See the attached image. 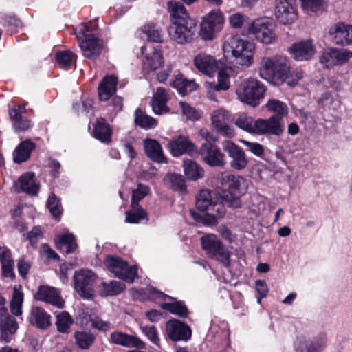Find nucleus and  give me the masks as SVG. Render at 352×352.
Here are the masks:
<instances>
[{
	"instance_id": "nucleus-1",
	"label": "nucleus",
	"mask_w": 352,
	"mask_h": 352,
	"mask_svg": "<svg viewBox=\"0 0 352 352\" xmlns=\"http://www.w3.org/2000/svg\"><path fill=\"white\" fill-rule=\"evenodd\" d=\"M261 76L274 86H280L284 82L289 87L299 85L304 77V72L299 69L290 72L289 60L285 56L264 57L259 69Z\"/></svg>"
},
{
	"instance_id": "nucleus-2",
	"label": "nucleus",
	"mask_w": 352,
	"mask_h": 352,
	"mask_svg": "<svg viewBox=\"0 0 352 352\" xmlns=\"http://www.w3.org/2000/svg\"><path fill=\"white\" fill-rule=\"evenodd\" d=\"M170 12V24L168 28L170 38L179 45L190 43L195 38L197 25L184 6L179 2H168Z\"/></svg>"
},
{
	"instance_id": "nucleus-3",
	"label": "nucleus",
	"mask_w": 352,
	"mask_h": 352,
	"mask_svg": "<svg viewBox=\"0 0 352 352\" xmlns=\"http://www.w3.org/2000/svg\"><path fill=\"white\" fill-rule=\"evenodd\" d=\"M97 28V23L91 21L79 25L74 30L84 56L90 59H96L98 57L103 46L102 41L93 34Z\"/></svg>"
},
{
	"instance_id": "nucleus-4",
	"label": "nucleus",
	"mask_w": 352,
	"mask_h": 352,
	"mask_svg": "<svg viewBox=\"0 0 352 352\" xmlns=\"http://www.w3.org/2000/svg\"><path fill=\"white\" fill-rule=\"evenodd\" d=\"M254 46L252 42L243 38L240 35H231L226 38L223 49L225 53H230L236 63L249 66L252 63Z\"/></svg>"
},
{
	"instance_id": "nucleus-5",
	"label": "nucleus",
	"mask_w": 352,
	"mask_h": 352,
	"mask_svg": "<svg viewBox=\"0 0 352 352\" xmlns=\"http://www.w3.org/2000/svg\"><path fill=\"white\" fill-rule=\"evenodd\" d=\"M225 19L219 9L211 10L203 17L200 25L199 35L204 41L215 38L222 30Z\"/></svg>"
},
{
	"instance_id": "nucleus-6",
	"label": "nucleus",
	"mask_w": 352,
	"mask_h": 352,
	"mask_svg": "<svg viewBox=\"0 0 352 352\" xmlns=\"http://www.w3.org/2000/svg\"><path fill=\"white\" fill-rule=\"evenodd\" d=\"M248 31L263 44H272L276 41L274 24L267 18L254 20L248 26Z\"/></svg>"
},
{
	"instance_id": "nucleus-7",
	"label": "nucleus",
	"mask_w": 352,
	"mask_h": 352,
	"mask_svg": "<svg viewBox=\"0 0 352 352\" xmlns=\"http://www.w3.org/2000/svg\"><path fill=\"white\" fill-rule=\"evenodd\" d=\"M104 265L116 277L123 279L130 283L137 277V268L129 266L128 263L117 256H107Z\"/></svg>"
},
{
	"instance_id": "nucleus-8",
	"label": "nucleus",
	"mask_w": 352,
	"mask_h": 352,
	"mask_svg": "<svg viewBox=\"0 0 352 352\" xmlns=\"http://www.w3.org/2000/svg\"><path fill=\"white\" fill-rule=\"evenodd\" d=\"M196 206L201 211H215L219 217H223L226 213L225 206L219 203L217 193L208 189H203L198 192Z\"/></svg>"
},
{
	"instance_id": "nucleus-9",
	"label": "nucleus",
	"mask_w": 352,
	"mask_h": 352,
	"mask_svg": "<svg viewBox=\"0 0 352 352\" xmlns=\"http://www.w3.org/2000/svg\"><path fill=\"white\" fill-rule=\"evenodd\" d=\"M96 279V274L91 270H81L76 272L74 276V288L80 296L90 298L94 296V287Z\"/></svg>"
},
{
	"instance_id": "nucleus-10",
	"label": "nucleus",
	"mask_w": 352,
	"mask_h": 352,
	"mask_svg": "<svg viewBox=\"0 0 352 352\" xmlns=\"http://www.w3.org/2000/svg\"><path fill=\"white\" fill-rule=\"evenodd\" d=\"M327 338L321 333L313 338L298 336L294 342L296 352H322L325 345Z\"/></svg>"
},
{
	"instance_id": "nucleus-11",
	"label": "nucleus",
	"mask_w": 352,
	"mask_h": 352,
	"mask_svg": "<svg viewBox=\"0 0 352 352\" xmlns=\"http://www.w3.org/2000/svg\"><path fill=\"white\" fill-rule=\"evenodd\" d=\"M223 149L231 158L230 166L236 170H241L246 168L248 160L244 151L230 140H225L222 142Z\"/></svg>"
},
{
	"instance_id": "nucleus-12",
	"label": "nucleus",
	"mask_w": 352,
	"mask_h": 352,
	"mask_svg": "<svg viewBox=\"0 0 352 352\" xmlns=\"http://www.w3.org/2000/svg\"><path fill=\"white\" fill-rule=\"evenodd\" d=\"M141 52L143 55L142 69L144 72L148 73L155 71L164 65L163 54L160 49L142 46Z\"/></svg>"
},
{
	"instance_id": "nucleus-13",
	"label": "nucleus",
	"mask_w": 352,
	"mask_h": 352,
	"mask_svg": "<svg viewBox=\"0 0 352 352\" xmlns=\"http://www.w3.org/2000/svg\"><path fill=\"white\" fill-rule=\"evenodd\" d=\"M202 160L210 166H223L226 164L225 155L214 144L204 143L199 151Z\"/></svg>"
},
{
	"instance_id": "nucleus-14",
	"label": "nucleus",
	"mask_w": 352,
	"mask_h": 352,
	"mask_svg": "<svg viewBox=\"0 0 352 352\" xmlns=\"http://www.w3.org/2000/svg\"><path fill=\"white\" fill-rule=\"evenodd\" d=\"M329 34L337 45H352V25L338 22L329 30Z\"/></svg>"
},
{
	"instance_id": "nucleus-15",
	"label": "nucleus",
	"mask_w": 352,
	"mask_h": 352,
	"mask_svg": "<svg viewBox=\"0 0 352 352\" xmlns=\"http://www.w3.org/2000/svg\"><path fill=\"white\" fill-rule=\"evenodd\" d=\"M275 16L283 25L294 23L297 19L298 14L292 0H276Z\"/></svg>"
},
{
	"instance_id": "nucleus-16",
	"label": "nucleus",
	"mask_w": 352,
	"mask_h": 352,
	"mask_svg": "<svg viewBox=\"0 0 352 352\" xmlns=\"http://www.w3.org/2000/svg\"><path fill=\"white\" fill-rule=\"evenodd\" d=\"M257 135H271L280 136L285 130V123L277 116L268 119H258Z\"/></svg>"
},
{
	"instance_id": "nucleus-17",
	"label": "nucleus",
	"mask_w": 352,
	"mask_h": 352,
	"mask_svg": "<svg viewBox=\"0 0 352 352\" xmlns=\"http://www.w3.org/2000/svg\"><path fill=\"white\" fill-rule=\"evenodd\" d=\"M166 331L168 338L173 341L188 340L191 337V329L179 320L172 319L166 324Z\"/></svg>"
},
{
	"instance_id": "nucleus-18",
	"label": "nucleus",
	"mask_w": 352,
	"mask_h": 352,
	"mask_svg": "<svg viewBox=\"0 0 352 352\" xmlns=\"http://www.w3.org/2000/svg\"><path fill=\"white\" fill-rule=\"evenodd\" d=\"M195 67L201 73L212 76L223 63L213 56L205 53H199L194 58Z\"/></svg>"
},
{
	"instance_id": "nucleus-19",
	"label": "nucleus",
	"mask_w": 352,
	"mask_h": 352,
	"mask_svg": "<svg viewBox=\"0 0 352 352\" xmlns=\"http://www.w3.org/2000/svg\"><path fill=\"white\" fill-rule=\"evenodd\" d=\"M14 188L17 192H25L30 195H36L40 189L35 174L28 172L22 175L14 183Z\"/></svg>"
},
{
	"instance_id": "nucleus-20",
	"label": "nucleus",
	"mask_w": 352,
	"mask_h": 352,
	"mask_svg": "<svg viewBox=\"0 0 352 352\" xmlns=\"http://www.w3.org/2000/svg\"><path fill=\"white\" fill-rule=\"evenodd\" d=\"M35 298L55 305L58 308H62L65 303L59 291L55 287L49 286H41L35 294Z\"/></svg>"
},
{
	"instance_id": "nucleus-21",
	"label": "nucleus",
	"mask_w": 352,
	"mask_h": 352,
	"mask_svg": "<svg viewBox=\"0 0 352 352\" xmlns=\"http://www.w3.org/2000/svg\"><path fill=\"white\" fill-rule=\"evenodd\" d=\"M289 52L296 60H308L314 54V47L312 42L307 40L292 44L289 48Z\"/></svg>"
},
{
	"instance_id": "nucleus-22",
	"label": "nucleus",
	"mask_w": 352,
	"mask_h": 352,
	"mask_svg": "<svg viewBox=\"0 0 352 352\" xmlns=\"http://www.w3.org/2000/svg\"><path fill=\"white\" fill-rule=\"evenodd\" d=\"M81 316L82 324L87 326L90 325L98 331H107L111 328V323L109 321L103 320L93 309H83Z\"/></svg>"
},
{
	"instance_id": "nucleus-23",
	"label": "nucleus",
	"mask_w": 352,
	"mask_h": 352,
	"mask_svg": "<svg viewBox=\"0 0 352 352\" xmlns=\"http://www.w3.org/2000/svg\"><path fill=\"white\" fill-rule=\"evenodd\" d=\"M168 100L169 98L166 89H157L151 102L153 113L158 116L169 113L170 109L166 105Z\"/></svg>"
},
{
	"instance_id": "nucleus-24",
	"label": "nucleus",
	"mask_w": 352,
	"mask_h": 352,
	"mask_svg": "<svg viewBox=\"0 0 352 352\" xmlns=\"http://www.w3.org/2000/svg\"><path fill=\"white\" fill-rule=\"evenodd\" d=\"M265 89H236L238 98L252 107L259 104L265 96Z\"/></svg>"
},
{
	"instance_id": "nucleus-25",
	"label": "nucleus",
	"mask_w": 352,
	"mask_h": 352,
	"mask_svg": "<svg viewBox=\"0 0 352 352\" xmlns=\"http://www.w3.org/2000/svg\"><path fill=\"white\" fill-rule=\"evenodd\" d=\"M169 148L173 156L178 157L185 153L193 151L195 145L189 141L188 137L179 135L169 142Z\"/></svg>"
},
{
	"instance_id": "nucleus-26",
	"label": "nucleus",
	"mask_w": 352,
	"mask_h": 352,
	"mask_svg": "<svg viewBox=\"0 0 352 352\" xmlns=\"http://www.w3.org/2000/svg\"><path fill=\"white\" fill-rule=\"evenodd\" d=\"M144 148L146 155L153 162H166V158L160 143L153 139L147 138L144 140Z\"/></svg>"
},
{
	"instance_id": "nucleus-27",
	"label": "nucleus",
	"mask_w": 352,
	"mask_h": 352,
	"mask_svg": "<svg viewBox=\"0 0 352 352\" xmlns=\"http://www.w3.org/2000/svg\"><path fill=\"white\" fill-rule=\"evenodd\" d=\"M160 298L166 300L170 298L174 300L173 302H165L161 305V307L163 309L168 311L170 313L177 315L182 318H186L188 315V310L186 305L182 301H177L175 298L168 296L163 294L162 292H158Z\"/></svg>"
},
{
	"instance_id": "nucleus-28",
	"label": "nucleus",
	"mask_w": 352,
	"mask_h": 352,
	"mask_svg": "<svg viewBox=\"0 0 352 352\" xmlns=\"http://www.w3.org/2000/svg\"><path fill=\"white\" fill-rule=\"evenodd\" d=\"M36 145L30 139L22 141L13 151V160L15 163H22L28 160Z\"/></svg>"
},
{
	"instance_id": "nucleus-29",
	"label": "nucleus",
	"mask_w": 352,
	"mask_h": 352,
	"mask_svg": "<svg viewBox=\"0 0 352 352\" xmlns=\"http://www.w3.org/2000/svg\"><path fill=\"white\" fill-rule=\"evenodd\" d=\"M51 316L43 308L32 307L30 314V322L38 328L45 329L51 325Z\"/></svg>"
},
{
	"instance_id": "nucleus-30",
	"label": "nucleus",
	"mask_w": 352,
	"mask_h": 352,
	"mask_svg": "<svg viewBox=\"0 0 352 352\" xmlns=\"http://www.w3.org/2000/svg\"><path fill=\"white\" fill-rule=\"evenodd\" d=\"M111 340L113 343L126 347L134 346L138 349L144 348V343L135 336H130L120 331H115L111 334Z\"/></svg>"
},
{
	"instance_id": "nucleus-31",
	"label": "nucleus",
	"mask_w": 352,
	"mask_h": 352,
	"mask_svg": "<svg viewBox=\"0 0 352 352\" xmlns=\"http://www.w3.org/2000/svg\"><path fill=\"white\" fill-rule=\"evenodd\" d=\"M112 130L103 118L97 119L94 129V137L102 143L109 144L111 141Z\"/></svg>"
},
{
	"instance_id": "nucleus-32",
	"label": "nucleus",
	"mask_w": 352,
	"mask_h": 352,
	"mask_svg": "<svg viewBox=\"0 0 352 352\" xmlns=\"http://www.w3.org/2000/svg\"><path fill=\"white\" fill-rule=\"evenodd\" d=\"M134 123L143 129L149 130L155 128L158 122L155 118L147 115L140 108H138L134 112Z\"/></svg>"
},
{
	"instance_id": "nucleus-33",
	"label": "nucleus",
	"mask_w": 352,
	"mask_h": 352,
	"mask_svg": "<svg viewBox=\"0 0 352 352\" xmlns=\"http://www.w3.org/2000/svg\"><path fill=\"white\" fill-rule=\"evenodd\" d=\"M0 326L2 330L1 337L6 342H10L8 332L13 334L16 332L18 326L15 319L7 314H0Z\"/></svg>"
},
{
	"instance_id": "nucleus-34",
	"label": "nucleus",
	"mask_w": 352,
	"mask_h": 352,
	"mask_svg": "<svg viewBox=\"0 0 352 352\" xmlns=\"http://www.w3.org/2000/svg\"><path fill=\"white\" fill-rule=\"evenodd\" d=\"M183 166L186 176L190 180L196 181L204 176L203 168L192 160H184Z\"/></svg>"
},
{
	"instance_id": "nucleus-35",
	"label": "nucleus",
	"mask_w": 352,
	"mask_h": 352,
	"mask_svg": "<svg viewBox=\"0 0 352 352\" xmlns=\"http://www.w3.org/2000/svg\"><path fill=\"white\" fill-rule=\"evenodd\" d=\"M235 124L242 130L250 133L257 134L258 120H254L253 118L243 113L239 116Z\"/></svg>"
},
{
	"instance_id": "nucleus-36",
	"label": "nucleus",
	"mask_w": 352,
	"mask_h": 352,
	"mask_svg": "<svg viewBox=\"0 0 352 352\" xmlns=\"http://www.w3.org/2000/svg\"><path fill=\"white\" fill-rule=\"evenodd\" d=\"M265 107L270 112L274 113L272 116H277L281 120H283V118L289 113V109L287 104L276 99L269 100Z\"/></svg>"
},
{
	"instance_id": "nucleus-37",
	"label": "nucleus",
	"mask_w": 352,
	"mask_h": 352,
	"mask_svg": "<svg viewBox=\"0 0 352 352\" xmlns=\"http://www.w3.org/2000/svg\"><path fill=\"white\" fill-rule=\"evenodd\" d=\"M75 344L82 350H87L94 344L96 336L88 331H76L74 333Z\"/></svg>"
},
{
	"instance_id": "nucleus-38",
	"label": "nucleus",
	"mask_w": 352,
	"mask_h": 352,
	"mask_svg": "<svg viewBox=\"0 0 352 352\" xmlns=\"http://www.w3.org/2000/svg\"><path fill=\"white\" fill-rule=\"evenodd\" d=\"M125 289V285L120 281L111 280L109 283H102L100 286L101 296H115L120 294Z\"/></svg>"
},
{
	"instance_id": "nucleus-39",
	"label": "nucleus",
	"mask_w": 352,
	"mask_h": 352,
	"mask_svg": "<svg viewBox=\"0 0 352 352\" xmlns=\"http://www.w3.org/2000/svg\"><path fill=\"white\" fill-rule=\"evenodd\" d=\"M56 241L57 248L66 254L73 252L77 248L74 236L72 234L60 236Z\"/></svg>"
},
{
	"instance_id": "nucleus-40",
	"label": "nucleus",
	"mask_w": 352,
	"mask_h": 352,
	"mask_svg": "<svg viewBox=\"0 0 352 352\" xmlns=\"http://www.w3.org/2000/svg\"><path fill=\"white\" fill-rule=\"evenodd\" d=\"M231 252L228 249L221 243L217 250L214 251L209 257L219 262L223 267H229L230 266Z\"/></svg>"
},
{
	"instance_id": "nucleus-41",
	"label": "nucleus",
	"mask_w": 352,
	"mask_h": 352,
	"mask_svg": "<svg viewBox=\"0 0 352 352\" xmlns=\"http://www.w3.org/2000/svg\"><path fill=\"white\" fill-rule=\"evenodd\" d=\"M203 249L210 256L219 247L222 242L214 234H208L201 239Z\"/></svg>"
},
{
	"instance_id": "nucleus-42",
	"label": "nucleus",
	"mask_w": 352,
	"mask_h": 352,
	"mask_svg": "<svg viewBox=\"0 0 352 352\" xmlns=\"http://www.w3.org/2000/svg\"><path fill=\"white\" fill-rule=\"evenodd\" d=\"M172 88H198L199 85L196 83L195 80H188L182 74L178 73L175 74L171 82Z\"/></svg>"
},
{
	"instance_id": "nucleus-43",
	"label": "nucleus",
	"mask_w": 352,
	"mask_h": 352,
	"mask_svg": "<svg viewBox=\"0 0 352 352\" xmlns=\"http://www.w3.org/2000/svg\"><path fill=\"white\" fill-rule=\"evenodd\" d=\"M165 179L173 190L182 193L187 191L185 180L181 175L170 173L166 176Z\"/></svg>"
},
{
	"instance_id": "nucleus-44",
	"label": "nucleus",
	"mask_w": 352,
	"mask_h": 352,
	"mask_svg": "<svg viewBox=\"0 0 352 352\" xmlns=\"http://www.w3.org/2000/svg\"><path fill=\"white\" fill-rule=\"evenodd\" d=\"M72 324L73 319L68 312L62 311L56 316V324L59 332L68 333Z\"/></svg>"
},
{
	"instance_id": "nucleus-45",
	"label": "nucleus",
	"mask_w": 352,
	"mask_h": 352,
	"mask_svg": "<svg viewBox=\"0 0 352 352\" xmlns=\"http://www.w3.org/2000/svg\"><path fill=\"white\" fill-rule=\"evenodd\" d=\"M231 72L230 68L219 65V69L216 72H217L218 83L213 86L212 88H230V73Z\"/></svg>"
},
{
	"instance_id": "nucleus-46",
	"label": "nucleus",
	"mask_w": 352,
	"mask_h": 352,
	"mask_svg": "<svg viewBox=\"0 0 352 352\" xmlns=\"http://www.w3.org/2000/svg\"><path fill=\"white\" fill-rule=\"evenodd\" d=\"M147 218V212L142 208L136 207L130 211L126 212L125 222L129 223H139L142 220Z\"/></svg>"
},
{
	"instance_id": "nucleus-47",
	"label": "nucleus",
	"mask_w": 352,
	"mask_h": 352,
	"mask_svg": "<svg viewBox=\"0 0 352 352\" xmlns=\"http://www.w3.org/2000/svg\"><path fill=\"white\" fill-rule=\"evenodd\" d=\"M219 198V203H222L223 206L226 204L228 206L232 208H239L241 206L240 198L230 191H222Z\"/></svg>"
},
{
	"instance_id": "nucleus-48",
	"label": "nucleus",
	"mask_w": 352,
	"mask_h": 352,
	"mask_svg": "<svg viewBox=\"0 0 352 352\" xmlns=\"http://www.w3.org/2000/svg\"><path fill=\"white\" fill-rule=\"evenodd\" d=\"M207 213L204 215H200L195 212H192V217L197 221L201 222L203 224L208 226H214L218 223L217 217H219L217 215L216 212L212 211H206Z\"/></svg>"
},
{
	"instance_id": "nucleus-49",
	"label": "nucleus",
	"mask_w": 352,
	"mask_h": 352,
	"mask_svg": "<svg viewBox=\"0 0 352 352\" xmlns=\"http://www.w3.org/2000/svg\"><path fill=\"white\" fill-rule=\"evenodd\" d=\"M220 180L222 184H226L232 189H239L241 183L244 182V179L241 176L226 173H221Z\"/></svg>"
},
{
	"instance_id": "nucleus-50",
	"label": "nucleus",
	"mask_w": 352,
	"mask_h": 352,
	"mask_svg": "<svg viewBox=\"0 0 352 352\" xmlns=\"http://www.w3.org/2000/svg\"><path fill=\"white\" fill-rule=\"evenodd\" d=\"M23 302V294L22 292L14 287L12 300L10 302V309L13 314L16 316L21 314V307Z\"/></svg>"
},
{
	"instance_id": "nucleus-51",
	"label": "nucleus",
	"mask_w": 352,
	"mask_h": 352,
	"mask_svg": "<svg viewBox=\"0 0 352 352\" xmlns=\"http://www.w3.org/2000/svg\"><path fill=\"white\" fill-rule=\"evenodd\" d=\"M302 8L308 14H318L322 10L323 0H300Z\"/></svg>"
},
{
	"instance_id": "nucleus-52",
	"label": "nucleus",
	"mask_w": 352,
	"mask_h": 352,
	"mask_svg": "<svg viewBox=\"0 0 352 352\" xmlns=\"http://www.w3.org/2000/svg\"><path fill=\"white\" fill-rule=\"evenodd\" d=\"M230 120L229 113L224 110H217L213 112L212 116V125L216 130L223 126Z\"/></svg>"
},
{
	"instance_id": "nucleus-53",
	"label": "nucleus",
	"mask_w": 352,
	"mask_h": 352,
	"mask_svg": "<svg viewBox=\"0 0 352 352\" xmlns=\"http://www.w3.org/2000/svg\"><path fill=\"white\" fill-rule=\"evenodd\" d=\"M144 32L149 41L160 43L162 41V30L155 24H148L144 26Z\"/></svg>"
},
{
	"instance_id": "nucleus-54",
	"label": "nucleus",
	"mask_w": 352,
	"mask_h": 352,
	"mask_svg": "<svg viewBox=\"0 0 352 352\" xmlns=\"http://www.w3.org/2000/svg\"><path fill=\"white\" fill-rule=\"evenodd\" d=\"M76 55L71 51H60L56 53V59L58 63L65 69H69Z\"/></svg>"
},
{
	"instance_id": "nucleus-55",
	"label": "nucleus",
	"mask_w": 352,
	"mask_h": 352,
	"mask_svg": "<svg viewBox=\"0 0 352 352\" xmlns=\"http://www.w3.org/2000/svg\"><path fill=\"white\" fill-rule=\"evenodd\" d=\"M149 192V188L142 184H139L135 190H133L131 208H135L139 206L138 202L145 197Z\"/></svg>"
},
{
	"instance_id": "nucleus-56",
	"label": "nucleus",
	"mask_w": 352,
	"mask_h": 352,
	"mask_svg": "<svg viewBox=\"0 0 352 352\" xmlns=\"http://www.w3.org/2000/svg\"><path fill=\"white\" fill-rule=\"evenodd\" d=\"M47 206L51 214L56 219L60 217L62 210L60 207L59 200L54 194H52L49 197Z\"/></svg>"
},
{
	"instance_id": "nucleus-57",
	"label": "nucleus",
	"mask_w": 352,
	"mask_h": 352,
	"mask_svg": "<svg viewBox=\"0 0 352 352\" xmlns=\"http://www.w3.org/2000/svg\"><path fill=\"white\" fill-rule=\"evenodd\" d=\"M179 105L182 110V114L189 120H197L200 118V115L193 107L186 102H179Z\"/></svg>"
},
{
	"instance_id": "nucleus-58",
	"label": "nucleus",
	"mask_w": 352,
	"mask_h": 352,
	"mask_svg": "<svg viewBox=\"0 0 352 352\" xmlns=\"http://www.w3.org/2000/svg\"><path fill=\"white\" fill-rule=\"evenodd\" d=\"M247 149L257 157H261L264 154L263 146L258 142H252L245 140H239Z\"/></svg>"
},
{
	"instance_id": "nucleus-59",
	"label": "nucleus",
	"mask_w": 352,
	"mask_h": 352,
	"mask_svg": "<svg viewBox=\"0 0 352 352\" xmlns=\"http://www.w3.org/2000/svg\"><path fill=\"white\" fill-rule=\"evenodd\" d=\"M3 24L7 28V30L11 34L14 32L16 28L21 25V21L14 15H8L3 19Z\"/></svg>"
},
{
	"instance_id": "nucleus-60",
	"label": "nucleus",
	"mask_w": 352,
	"mask_h": 352,
	"mask_svg": "<svg viewBox=\"0 0 352 352\" xmlns=\"http://www.w3.org/2000/svg\"><path fill=\"white\" fill-rule=\"evenodd\" d=\"M334 54L336 64L345 63L352 57V52L347 49L338 50L334 48Z\"/></svg>"
},
{
	"instance_id": "nucleus-61",
	"label": "nucleus",
	"mask_w": 352,
	"mask_h": 352,
	"mask_svg": "<svg viewBox=\"0 0 352 352\" xmlns=\"http://www.w3.org/2000/svg\"><path fill=\"white\" fill-rule=\"evenodd\" d=\"M118 78L114 74H107L103 77L97 88H117Z\"/></svg>"
},
{
	"instance_id": "nucleus-62",
	"label": "nucleus",
	"mask_w": 352,
	"mask_h": 352,
	"mask_svg": "<svg viewBox=\"0 0 352 352\" xmlns=\"http://www.w3.org/2000/svg\"><path fill=\"white\" fill-rule=\"evenodd\" d=\"M142 331L146 335V336L154 344H157L160 342V339L157 335V331L153 325H145L141 326Z\"/></svg>"
},
{
	"instance_id": "nucleus-63",
	"label": "nucleus",
	"mask_w": 352,
	"mask_h": 352,
	"mask_svg": "<svg viewBox=\"0 0 352 352\" xmlns=\"http://www.w3.org/2000/svg\"><path fill=\"white\" fill-rule=\"evenodd\" d=\"M334 55V48H331L322 54L320 57V61L324 67H329L336 64Z\"/></svg>"
},
{
	"instance_id": "nucleus-64",
	"label": "nucleus",
	"mask_w": 352,
	"mask_h": 352,
	"mask_svg": "<svg viewBox=\"0 0 352 352\" xmlns=\"http://www.w3.org/2000/svg\"><path fill=\"white\" fill-rule=\"evenodd\" d=\"M25 112L24 105H14L9 110V116L12 122L23 118L22 114Z\"/></svg>"
}]
</instances>
